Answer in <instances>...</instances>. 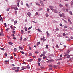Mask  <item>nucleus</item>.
<instances>
[{
  "label": "nucleus",
  "instance_id": "59",
  "mask_svg": "<svg viewBox=\"0 0 73 73\" xmlns=\"http://www.w3.org/2000/svg\"><path fill=\"white\" fill-rule=\"evenodd\" d=\"M13 56H11L10 57L11 59H12V58H13Z\"/></svg>",
  "mask_w": 73,
  "mask_h": 73
},
{
  "label": "nucleus",
  "instance_id": "16",
  "mask_svg": "<svg viewBox=\"0 0 73 73\" xmlns=\"http://www.w3.org/2000/svg\"><path fill=\"white\" fill-rule=\"evenodd\" d=\"M44 39H45V37L43 36L42 38L41 39V40H42V41H43V40H44Z\"/></svg>",
  "mask_w": 73,
  "mask_h": 73
},
{
  "label": "nucleus",
  "instance_id": "64",
  "mask_svg": "<svg viewBox=\"0 0 73 73\" xmlns=\"http://www.w3.org/2000/svg\"><path fill=\"white\" fill-rule=\"evenodd\" d=\"M59 25H60V26H62V24L60 23Z\"/></svg>",
  "mask_w": 73,
  "mask_h": 73
},
{
  "label": "nucleus",
  "instance_id": "47",
  "mask_svg": "<svg viewBox=\"0 0 73 73\" xmlns=\"http://www.w3.org/2000/svg\"><path fill=\"white\" fill-rule=\"evenodd\" d=\"M29 49H30V50H32V49H31V47L30 46H29Z\"/></svg>",
  "mask_w": 73,
  "mask_h": 73
},
{
  "label": "nucleus",
  "instance_id": "28",
  "mask_svg": "<svg viewBox=\"0 0 73 73\" xmlns=\"http://www.w3.org/2000/svg\"><path fill=\"white\" fill-rule=\"evenodd\" d=\"M24 29L25 31H27V27H25Z\"/></svg>",
  "mask_w": 73,
  "mask_h": 73
},
{
  "label": "nucleus",
  "instance_id": "44",
  "mask_svg": "<svg viewBox=\"0 0 73 73\" xmlns=\"http://www.w3.org/2000/svg\"><path fill=\"white\" fill-rule=\"evenodd\" d=\"M23 64H24L25 65H26V63L25 62H23V63H22Z\"/></svg>",
  "mask_w": 73,
  "mask_h": 73
},
{
  "label": "nucleus",
  "instance_id": "45",
  "mask_svg": "<svg viewBox=\"0 0 73 73\" xmlns=\"http://www.w3.org/2000/svg\"><path fill=\"white\" fill-rule=\"evenodd\" d=\"M46 49H48V45H46Z\"/></svg>",
  "mask_w": 73,
  "mask_h": 73
},
{
  "label": "nucleus",
  "instance_id": "55",
  "mask_svg": "<svg viewBox=\"0 0 73 73\" xmlns=\"http://www.w3.org/2000/svg\"><path fill=\"white\" fill-rule=\"evenodd\" d=\"M28 33H31V32H30V31H28Z\"/></svg>",
  "mask_w": 73,
  "mask_h": 73
},
{
  "label": "nucleus",
  "instance_id": "48",
  "mask_svg": "<svg viewBox=\"0 0 73 73\" xmlns=\"http://www.w3.org/2000/svg\"><path fill=\"white\" fill-rule=\"evenodd\" d=\"M47 11H48V12H49V9L47 8Z\"/></svg>",
  "mask_w": 73,
  "mask_h": 73
},
{
  "label": "nucleus",
  "instance_id": "58",
  "mask_svg": "<svg viewBox=\"0 0 73 73\" xmlns=\"http://www.w3.org/2000/svg\"><path fill=\"white\" fill-rule=\"evenodd\" d=\"M5 56H7V54L6 53H5Z\"/></svg>",
  "mask_w": 73,
  "mask_h": 73
},
{
  "label": "nucleus",
  "instance_id": "42",
  "mask_svg": "<svg viewBox=\"0 0 73 73\" xmlns=\"http://www.w3.org/2000/svg\"><path fill=\"white\" fill-rule=\"evenodd\" d=\"M4 25L5 26V27H7V24H6V23H4Z\"/></svg>",
  "mask_w": 73,
  "mask_h": 73
},
{
  "label": "nucleus",
  "instance_id": "17",
  "mask_svg": "<svg viewBox=\"0 0 73 73\" xmlns=\"http://www.w3.org/2000/svg\"><path fill=\"white\" fill-rule=\"evenodd\" d=\"M10 9V8L9 7L7 8L6 10H7V11L8 12V11H9V9Z\"/></svg>",
  "mask_w": 73,
  "mask_h": 73
},
{
  "label": "nucleus",
  "instance_id": "12",
  "mask_svg": "<svg viewBox=\"0 0 73 73\" xmlns=\"http://www.w3.org/2000/svg\"><path fill=\"white\" fill-rule=\"evenodd\" d=\"M16 24H17V21H15L14 22V24L15 25H16Z\"/></svg>",
  "mask_w": 73,
  "mask_h": 73
},
{
  "label": "nucleus",
  "instance_id": "14",
  "mask_svg": "<svg viewBox=\"0 0 73 73\" xmlns=\"http://www.w3.org/2000/svg\"><path fill=\"white\" fill-rule=\"evenodd\" d=\"M21 68H22V69L20 70H24V69H25L24 67L23 66L21 67Z\"/></svg>",
  "mask_w": 73,
  "mask_h": 73
},
{
  "label": "nucleus",
  "instance_id": "34",
  "mask_svg": "<svg viewBox=\"0 0 73 73\" xmlns=\"http://www.w3.org/2000/svg\"><path fill=\"white\" fill-rule=\"evenodd\" d=\"M45 58H46V56H45L43 58V59H45Z\"/></svg>",
  "mask_w": 73,
  "mask_h": 73
},
{
  "label": "nucleus",
  "instance_id": "43",
  "mask_svg": "<svg viewBox=\"0 0 73 73\" xmlns=\"http://www.w3.org/2000/svg\"><path fill=\"white\" fill-rule=\"evenodd\" d=\"M46 53V52H45V51H43V54H45Z\"/></svg>",
  "mask_w": 73,
  "mask_h": 73
},
{
  "label": "nucleus",
  "instance_id": "11",
  "mask_svg": "<svg viewBox=\"0 0 73 73\" xmlns=\"http://www.w3.org/2000/svg\"><path fill=\"white\" fill-rule=\"evenodd\" d=\"M69 13L71 15H73V13L71 11H69Z\"/></svg>",
  "mask_w": 73,
  "mask_h": 73
},
{
  "label": "nucleus",
  "instance_id": "7",
  "mask_svg": "<svg viewBox=\"0 0 73 73\" xmlns=\"http://www.w3.org/2000/svg\"><path fill=\"white\" fill-rule=\"evenodd\" d=\"M31 13H30V12H28L27 13V15H28V16H29V17H31Z\"/></svg>",
  "mask_w": 73,
  "mask_h": 73
},
{
  "label": "nucleus",
  "instance_id": "56",
  "mask_svg": "<svg viewBox=\"0 0 73 73\" xmlns=\"http://www.w3.org/2000/svg\"><path fill=\"white\" fill-rule=\"evenodd\" d=\"M64 28H67V26H64Z\"/></svg>",
  "mask_w": 73,
  "mask_h": 73
},
{
  "label": "nucleus",
  "instance_id": "39",
  "mask_svg": "<svg viewBox=\"0 0 73 73\" xmlns=\"http://www.w3.org/2000/svg\"><path fill=\"white\" fill-rule=\"evenodd\" d=\"M56 31H58L59 30V29L58 28H56Z\"/></svg>",
  "mask_w": 73,
  "mask_h": 73
},
{
  "label": "nucleus",
  "instance_id": "26",
  "mask_svg": "<svg viewBox=\"0 0 73 73\" xmlns=\"http://www.w3.org/2000/svg\"><path fill=\"white\" fill-rule=\"evenodd\" d=\"M38 62H40L41 61V58H39L38 59Z\"/></svg>",
  "mask_w": 73,
  "mask_h": 73
},
{
  "label": "nucleus",
  "instance_id": "9",
  "mask_svg": "<svg viewBox=\"0 0 73 73\" xmlns=\"http://www.w3.org/2000/svg\"><path fill=\"white\" fill-rule=\"evenodd\" d=\"M32 60H33V59H31L30 60H28V61L29 62H31L32 61Z\"/></svg>",
  "mask_w": 73,
  "mask_h": 73
},
{
  "label": "nucleus",
  "instance_id": "63",
  "mask_svg": "<svg viewBox=\"0 0 73 73\" xmlns=\"http://www.w3.org/2000/svg\"><path fill=\"white\" fill-rule=\"evenodd\" d=\"M21 53H22V54H24V52L23 51L21 52Z\"/></svg>",
  "mask_w": 73,
  "mask_h": 73
},
{
  "label": "nucleus",
  "instance_id": "61",
  "mask_svg": "<svg viewBox=\"0 0 73 73\" xmlns=\"http://www.w3.org/2000/svg\"><path fill=\"white\" fill-rule=\"evenodd\" d=\"M62 57V55L61 54L60 55V57Z\"/></svg>",
  "mask_w": 73,
  "mask_h": 73
},
{
  "label": "nucleus",
  "instance_id": "29",
  "mask_svg": "<svg viewBox=\"0 0 73 73\" xmlns=\"http://www.w3.org/2000/svg\"><path fill=\"white\" fill-rule=\"evenodd\" d=\"M63 35L64 37H65V36L66 35V34L65 33H63Z\"/></svg>",
  "mask_w": 73,
  "mask_h": 73
},
{
  "label": "nucleus",
  "instance_id": "23",
  "mask_svg": "<svg viewBox=\"0 0 73 73\" xmlns=\"http://www.w3.org/2000/svg\"><path fill=\"white\" fill-rule=\"evenodd\" d=\"M45 15L47 17H49V15H48L47 14H46Z\"/></svg>",
  "mask_w": 73,
  "mask_h": 73
},
{
  "label": "nucleus",
  "instance_id": "6",
  "mask_svg": "<svg viewBox=\"0 0 73 73\" xmlns=\"http://www.w3.org/2000/svg\"><path fill=\"white\" fill-rule=\"evenodd\" d=\"M46 33H47V37H48L49 36H50V34H49V33H48V32L47 31L46 32Z\"/></svg>",
  "mask_w": 73,
  "mask_h": 73
},
{
  "label": "nucleus",
  "instance_id": "32",
  "mask_svg": "<svg viewBox=\"0 0 73 73\" xmlns=\"http://www.w3.org/2000/svg\"><path fill=\"white\" fill-rule=\"evenodd\" d=\"M44 56V54H42L40 56V57H42V56Z\"/></svg>",
  "mask_w": 73,
  "mask_h": 73
},
{
  "label": "nucleus",
  "instance_id": "25",
  "mask_svg": "<svg viewBox=\"0 0 73 73\" xmlns=\"http://www.w3.org/2000/svg\"><path fill=\"white\" fill-rule=\"evenodd\" d=\"M27 68H28V69H29L30 68V67H29V65H27Z\"/></svg>",
  "mask_w": 73,
  "mask_h": 73
},
{
  "label": "nucleus",
  "instance_id": "38",
  "mask_svg": "<svg viewBox=\"0 0 73 73\" xmlns=\"http://www.w3.org/2000/svg\"><path fill=\"white\" fill-rule=\"evenodd\" d=\"M56 47L57 48H58V45H57L56 46Z\"/></svg>",
  "mask_w": 73,
  "mask_h": 73
},
{
  "label": "nucleus",
  "instance_id": "21",
  "mask_svg": "<svg viewBox=\"0 0 73 73\" xmlns=\"http://www.w3.org/2000/svg\"><path fill=\"white\" fill-rule=\"evenodd\" d=\"M32 27L31 26L30 27H29V28H28V30H29L30 29H31V28H32Z\"/></svg>",
  "mask_w": 73,
  "mask_h": 73
},
{
  "label": "nucleus",
  "instance_id": "27",
  "mask_svg": "<svg viewBox=\"0 0 73 73\" xmlns=\"http://www.w3.org/2000/svg\"><path fill=\"white\" fill-rule=\"evenodd\" d=\"M21 33H24V31L23 30H21Z\"/></svg>",
  "mask_w": 73,
  "mask_h": 73
},
{
  "label": "nucleus",
  "instance_id": "10",
  "mask_svg": "<svg viewBox=\"0 0 73 73\" xmlns=\"http://www.w3.org/2000/svg\"><path fill=\"white\" fill-rule=\"evenodd\" d=\"M8 44H9V45H12V44H13V43L11 42H8Z\"/></svg>",
  "mask_w": 73,
  "mask_h": 73
},
{
  "label": "nucleus",
  "instance_id": "50",
  "mask_svg": "<svg viewBox=\"0 0 73 73\" xmlns=\"http://www.w3.org/2000/svg\"><path fill=\"white\" fill-rule=\"evenodd\" d=\"M40 44V42H38L37 43V45H38H38H39Z\"/></svg>",
  "mask_w": 73,
  "mask_h": 73
},
{
  "label": "nucleus",
  "instance_id": "19",
  "mask_svg": "<svg viewBox=\"0 0 73 73\" xmlns=\"http://www.w3.org/2000/svg\"><path fill=\"white\" fill-rule=\"evenodd\" d=\"M14 10H19V9H18L17 8H16V7L14 8Z\"/></svg>",
  "mask_w": 73,
  "mask_h": 73
},
{
  "label": "nucleus",
  "instance_id": "13",
  "mask_svg": "<svg viewBox=\"0 0 73 73\" xmlns=\"http://www.w3.org/2000/svg\"><path fill=\"white\" fill-rule=\"evenodd\" d=\"M41 10H42V8H40L38 9V11H41Z\"/></svg>",
  "mask_w": 73,
  "mask_h": 73
},
{
  "label": "nucleus",
  "instance_id": "53",
  "mask_svg": "<svg viewBox=\"0 0 73 73\" xmlns=\"http://www.w3.org/2000/svg\"><path fill=\"white\" fill-rule=\"evenodd\" d=\"M15 14H17V11H15Z\"/></svg>",
  "mask_w": 73,
  "mask_h": 73
},
{
  "label": "nucleus",
  "instance_id": "33",
  "mask_svg": "<svg viewBox=\"0 0 73 73\" xmlns=\"http://www.w3.org/2000/svg\"><path fill=\"white\" fill-rule=\"evenodd\" d=\"M26 6H27L29 8V5L28 4V3H27L26 4Z\"/></svg>",
  "mask_w": 73,
  "mask_h": 73
},
{
  "label": "nucleus",
  "instance_id": "30",
  "mask_svg": "<svg viewBox=\"0 0 73 73\" xmlns=\"http://www.w3.org/2000/svg\"><path fill=\"white\" fill-rule=\"evenodd\" d=\"M29 56H32V54L31 53H29Z\"/></svg>",
  "mask_w": 73,
  "mask_h": 73
},
{
  "label": "nucleus",
  "instance_id": "57",
  "mask_svg": "<svg viewBox=\"0 0 73 73\" xmlns=\"http://www.w3.org/2000/svg\"><path fill=\"white\" fill-rule=\"evenodd\" d=\"M37 30L38 31H39V32H40V30L39 28H38L37 29Z\"/></svg>",
  "mask_w": 73,
  "mask_h": 73
},
{
  "label": "nucleus",
  "instance_id": "31",
  "mask_svg": "<svg viewBox=\"0 0 73 73\" xmlns=\"http://www.w3.org/2000/svg\"><path fill=\"white\" fill-rule=\"evenodd\" d=\"M17 6H18L19 7H20V5L19 4V3H17Z\"/></svg>",
  "mask_w": 73,
  "mask_h": 73
},
{
  "label": "nucleus",
  "instance_id": "36",
  "mask_svg": "<svg viewBox=\"0 0 73 73\" xmlns=\"http://www.w3.org/2000/svg\"><path fill=\"white\" fill-rule=\"evenodd\" d=\"M58 37H61V34L59 35H58Z\"/></svg>",
  "mask_w": 73,
  "mask_h": 73
},
{
  "label": "nucleus",
  "instance_id": "3",
  "mask_svg": "<svg viewBox=\"0 0 73 73\" xmlns=\"http://www.w3.org/2000/svg\"><path fill=\"white\" fill-rule=\"evenodd\" d=\"M40 1L41 3V5L44 6V4H43V2L41 0H40Z\"/></svg>",
  "mask_w": 73,
  "mask_h": 73
},
{
  "label": "nucleus",
  "instance_id": "24",
  "mask_svg": "<svg viewBox=\"0 0 73 73\" xmlns=\"http://www.w3.org/2000/svg\"><path fill=\"white\" fill-rule=\"evenodd\" d=\"M49 67H50V68H52V64H50L49 65Z\"/></svg>",
  "mask_w": 73,
  "mask_h": 73
},
{
  "label": "nucleus",
  "instance_id": "15",
  "mask_svg": "<svg viewBox=\"0 0 73 73\" xmlns=\"http://www.w3.org/2000/svg\"><path fill=\"white\" fill-rule=\"evenodd\" d=\"M59 5L60 7H63V5L61 4H59Z\"/></svg>",
  "mask_w": 73,
  "mask_h": 73
},
{
  "label": "nucleus",
  "instance_id": "51",
  "mask_svg": "<svg viewBox=\"0 0 73 73\" xmlns=\"http://www.w3.org/2000/svg\"><path fill=\"white\" fill-rule=\"evenodd\" d=\"M13 54L15 56H16V54H15V53H13Z\"/></svg>",
  "mask_w": 73,
  "mask_h": 73
},
{
  "label": "nucleus",
  "instance_id": "37",
  "mask_svg": "<svg viewBox=\"0 0 73 73\" xmlns=\"http://www.w3.org/2000/svg\"><path fill=\"white\" fill-rule=\"evenodd\" d=\"M53 70V68H50L48 70Z\"/></svg>",
  "mask_w": 73,
  "mask_h": 73
},
{
  "label": "nucleus",
  "instance_id": "18",
  "mask_svg": "<svg viewBox=\"0 0 73 73\" xmlns=\"http://www.w3.org/2000/svg\"><path fill=\"white\" fill-rule=\"evenodd\" d=\"M17 50V49H16V48H15L14 50V52H16Z\"/></svg>",
  "mask_w": 73,
  "mask_h": 73
},
{
  "label": "nucleus",
  "instance_id": "5",
  "mask_svg": "<svg viewBox=\"0 0 73 73\" xmlns=\"http://www.w3.org/2000/svg\"><path fill=\"white\" fill-rule=\"evenodd\" d=\"M52 11H53L55 13H58V11H57V10H56L55 9H53L52 10Z\"/></svg>",
  "mask_w": 73,
  "mask_h": 73
},
{
  "label": "nucleus",
  "instance_id": "4",
  "mask_svg": "<svg viewBox=\"0 0 73 73\" xmlns=\"http://www.w3.org/2000/svg\"><path fill=\"white\" fill-rule=\"evenodd\" d=\"M59 15L60 16V17H62V16H65V15L64 13H62L61 14H59Z\"/></svg>",
  "mask_w": 73,
  "mask_h": 73
},
{
  "label": "nucleus",
  "instance_id": "54",
  "mask_svg": "<svg viewBox=\"0 0 73 73\" xmlns=\"http://www.w3.org/2000/svg\"><path fill=\"white\" fill-rule=\"evenodd\" d=\"M35 53H37H37H38L39 52H38V51H36V52H35Z\"/></svg>",
  "mask_w": 73,
  "mask_h": 73
},
{
  "label": "nucleus",
  "instance_id": "62",
  "mask_svg": "<svg viewBox=\"0 0 73 73\" xmlns=\"http://www.w3.org/2000/svg\"><path fill=\"white\" fill-rule=\"evenodd\" d=\"M8 61H7V60H5V62H8Z\"/></svg>",
  "mask_w": 73,
  "mask_h": 73
},
{
  "label": "nucleus",
  "instance_id": "40",
  "mask_svg": "<svg viewBox=\"0 0 73 73\" xmlns=\"http://www.w3.org/2000/svg\"><path fill=\"white\" fill-rule=\"evenodd\" d=\"M10 28L11 29H13V28L12 27V26H10Z\"/></svg>",
  "mask_w": 73,
  "mask_h": 73
},
{
  "label": "nucleus",
  "instance_id": "1",
  "mask_svg": "<svg viewBox=\"0 0 73 73\" xmlns=\"http://www.w3.org/2000/svg\"><path fill=\"white\" fill-rule=\"evenodd\" d=\"M49 7L50 9H51V10H52V11H53V8H54V6H49Z\"/></svg>",
  "mask_w": 73,
  "mask_h": 73
},
{
  "label": "nucleus",
  "instance_id": "60",
  "mask_svg": "<svg viewBox=\"0 0 73 73\" xmlns=\"http://www.w3.org/2000/svg\"><path fill=\"white\" fill-rule=\"evenodd\" d=\"M68 56V54H66L64 55V57H66Z\"/></svg>",
  "mask_w": 73,
  "mask_h": 73
},
{
  "label": "nucleus",
  "instance_id": "52",
  "mask_svg": "<svg viewBox=\"0 0 73 73\" xmlns=\"http://www.w3.org/2000/svg\"><path fill=\"white\" fill-rule=\"evenodd\" d=\"M71 7H73V3H71Z\"/></svg>",
  "mask_w": 73,
  "mask_h": 73
},
{
  "label": "nucleus",
  "instance_id": "41",
  "mask_svg": "<svg viewBox=\"0 0 73 73\" xmlns=\"http://www.w3.org/2000/svg\"><path fill=\"white\" fill-rule=\"evenodd\" d=\"M13 32V33H14V34H16V33H15V31H12Z\"/></svg>",
  "mask_w": 73,
  "mask_h": 73
},
{
  "label": "nucleus",
  "instance_id": "22",
  "mask_svg": "<svg viewBox=\"0 0 73 73\" xmlns=\"http://www.w3.org/2000/svg\"><path fill=\"white\" fill-rule=\"evenodd\" d=\"M19 48L20 49H21V50H22V49H23V47H20V46H19Z\"/></svg>",
  "mask_w": 73,
  "mask_h": 73
},
{
  "label": "nucleus",
  "instance_id": "2",
  "mask_svg": "<svg viewBox=\"0 0 73 73\" xmlns=\"http://www.w3.org/2000/svg\"><path fill=\"white\" fill-rule=\"evenodd\" d=\"M68 19L69 22V24H72V22H71V21H70V20L69 18H68Z\"/></svg>",
  "mask_w": 73,
  "mask_h": 73
},
{
  "label": "nucleus",
  "instance_id": "20",
  "mask_svg": "<svg viewBox=\"0 0 73 73\" xmlns=\"http://www.w3.org/2000/svg\"><path fill=\"white\" fill-rule=\"evenodd\" d=\"M19 70L17 69L16 70H15V72H19Z\"/></svg>",
  "mask_w": 73,
  "mask_h": 73
},
{
  "label": "nucleus",
  "instance_id": "49",
  "mask_svg": "<svg viewBox=\"0 0 73 73\" xmlns=\"http://www.w3.org/2000/svg\"><path fill=\"white\" fill-rule=\"evenodd\" d=\"M69 57H70V55H68L67 58H69Z\"/></svg>",
  "mask_w": 73,
  "mask_h": 73
},
{
  "label": "nucleus",
  "instance_id": "46",
  "mask_svg": "<svg viewBox=\"0 0 73 73\" xmlns=\"http://www.w3.org/2000/svg\"><path fill=\"white\" fill-rule=\"evenodd\" d=\"M13 39H14V40H16V37H13Z\"/></svg>",
  "mask_w": 73,
  "mask_h": 73
},
{
  "label": "nucleus",
  "instance_id": "8",
  "mask_svg": "<svg viewBox=\"0 0 73 73\" xmlns=\"http://www.w3.org/2000/svg\"><path fill=\"white\" fill-rule=\"evenodd\" d=\"M35 4H36L37 5H38V6H40V4L38 3L37 2H35Z\"/></svg>",
  "mask_w": 73,
  "mask_h": 73
},
{
  "label": "nucleus",
  "instance_id": "35",
  "mask_svg": "<svg viewBox=\"0 0 73 73\" xmlns=\"http://www.w3.org/2000/svg\"><path fill=\"white\" fill-rule=\"evenodd\" d=\"M0 49L2 50H4V48H0Z\"/></svg>",
  "mask_w": 73,
  "mask_h": 73
}]
</instances>
